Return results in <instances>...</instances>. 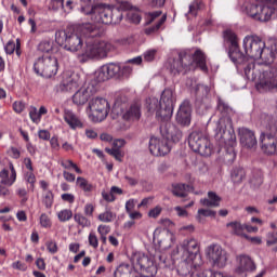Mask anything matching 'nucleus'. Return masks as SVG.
Returning <instances> with one entry per match:
<instances>
[{"mask_svg": "<svg viewBox=\"0 0 277 277\" xmlns=\"http://www.w3.org/2000/svg\"><path fill=\"white\" fill-rule=\"evenodd\" d=\"M74 222L78 225V228H90L92 221L85 214L78 212L74 214Z\"/></svg>", "mask_w": 277, "mask_h": 277, "instance_id": "obj_32", "label": "nucleus"}, {"mask_svg": "<svg viewBox=\"0 0 277 277\" xmlns=\"http://www.w3.org/2000/svg\"><path fill=\"white\" fill-rule=\"evenodd\" d=\"M45 247L50 254H57V252H60V247H57V242H55V240L47 241Z\"/></svg>", "mask_w": 277, "mask_h": 277, "instance_id": "obj_46", "label": "nucleus"}, {"mask_svg": "<svg viewBox=\"0 0 277 277\" xmlns=\"http://www.w3.org/2000/svg\"><path fill=\"white\" fill-rule=\"evenodd\" d=\"M61 199L63 200V202H68L69 205H74L75 195H72L70 193H65V194L61 195Z\"/></svg>", "mask_w": 277, "mask_h": 277, "instance_id": "obj_61", "label": "nucleus"}, {"mask_svg": "<svg viewBox=\"0 0 277 277\" xmlns=\"http://www.w3.org/2000/svg\"><path fill=\"white\" fill-rule=\"evenodd\" d=\"M63 118L66 124H68L69 129H71V131H77V129H83V121H81L79 116H77V114H75L72 110L65 109Z\"/></svg>", "mask_w": 277, "mask_h": 277, "instance_id": "obj_24", "label": "nucleus"}, {"mask_svg": "<svg viewBox=\"0 0 277 277\" xmlns=\"http://www.w3.org/2000/svg\"><path fill=\"white\" fill-rule=\"evenodd\" d=\"M55 196L53 195V190H47L43 195L42 202L45 209H51L53 207Z\"/></svg>", "mask_w": 277, "mask_h": 277, "instance_id": "obj_38", "label": "nucleus"}, {"mask_svg": "<svg viewBox=\"0 0 277 277\" xmlns=\"http://www.w3.org/2000/svg\"><path fill=\"white\" fill-rule=\"evenodd\" d=\"M181 261L176 266L179 276L190 277L195 274H202V259L200 258V247L198 240L190 238L185 239L181 246Z\"/></svg>", "mask_w": 277, "mask_h": 277, "instance_id": "obj_4", "label": "nucleus"}, {"mask_svg": "<svg viewBox=\"0 0 277 277\" xmlns=\"http://www.w3.org/2000/svg\"><path fill=\"white\" fill-rule=\"evenodd\" d=\"M266 243L267 246H274L277 243V232L268 233Z\"/></svg>", "mask_w": 277, "mask_h": 277, "instance_id": "obj_60", "label": "nucleus"}, {"mask_svg": "<svg viewBox=\"0 0 277 277\" xmlns=\"http://www.w3.org/2000/svg\"><path fill=\"white\" fill-rule=\"evenodd\" d=\"M88 240H89V246H91V248H94V250L98 248V237L96 236V233L91 232L89 234Z\"/></svg>", "mask_w": 277, "mask_h": 277, "instance_id": "obj_48", "label": "nucleus"}, {"mask_svg": "<svg viewBox=\"0 0 277 277\" xmlns=\"http://www.w3.org/2000/svg\"><path fill=\"white\" fill-rule=\"evenodd\" d=\"M76 186L78 189H81L84 194H92L94 192V184L90 183L88 179L83 176H78L76 179Z\"/></svg>", "mask_w": 277, "mask_h": 277, "instance_id": "obj_30", "label": "nucleus"}, {"mask_svg": "<svg viewBox=\"0 0 277 277\" xmlns=\"http://www.w3.org/2000/svg\"><path fill=\"white\" fill-rule=\"evenodd\" d=\"M63 177L65 179V181H67V183H75V181H77L75 173H70L66 170L63 171Z\"/></svg>", "mask_w": 277, "mask_h": 277, "instance_id": "obj_63", "label": "nucleus"}, {"mask_svg": "<svg viewBox=\"0 0 277 277\" xmlns=\"http://www.w3.org/2000/svg\"><path fill=\"white\" fill-rule=\"evenodd\" d=\"M132 262V276L134 277H155L157 276V266H155V262L153 260L142 253L135 252L131 258Z\"/></svg>", "mask_w": 277, "mask_h": 277, "instance_id": "obj_9", "label": "nucleus"}, {"mask_svg": "<svg viewBox=\"0 0 277 277\" xmlns=\"http://www.w3.org/2000/svg\"><path fill=\"white\" fill-rule=\"evenodd\" d=\"M95 209L96 208L92 203H85L84 209H83L84 215L87 217H94Z\"/></svg>", "mask_w": 277, "mask_h": 277, "instance_id": "obj_52", "label": "nucleus"}, {"mask_svg": "<svg viewBox=\"0 0 277 277\" xmlns=\"http://www.w3.org/2000/svg\"><path fill=\"white\" fill-rule=\"evenodd\" d=\"M238 135L240 137V144L243 148H254L258 144L256 135L254 131L248 128L238 129Z\"/></svg>", "mask_w": 277, "mask_h": 277, "instance_id": "obj_21", "label": "nucleus"}, {"mask_svg": "<svg viewBox=\"0 0 277 277\" xmlns=\"http://www.w3.org/2000/svg\"><path fill=\"white\" fill-rule=\"evenodd\" d=\"M174 91L172 89H164L161 93L160 101L157 97H148L146 100V109L148 114H155L159 122H164L160 126V133L162 137L153 136L149 140V151L154 157H166L171 150L170 140L172 142H181L183 132L176 126L168 122L174 114Z\"/></svg>", "mask_w": 277, "mask_h": 277, "instance_id": "obj_2", "label": "nucleus"}, {"mask_svg": "<svg viewBox=\"0 0 277 277\" xmlns=\"http://www.w3.org/2000/svg\"><path fill=\"white\" fill-rule=\"evenodd\" d=\"M175 120L177 124H181L182 127H189V124H192V104L189 103V100H185L180 105Z\"/></svg>", "mask_w": 277, "mask_h": 277, "instance_id": "obj_18", "label": "nucleus"}, {"mask_svg": "<svg viewBox=\"0 0 277 277\" xmlns=\"http://www.w3.org/2000/svg\"><path fill=\"white\" fill-rule=\"evenodd\" d=\"M260 124L264 132L260 135L261 150L269 157L277 155V120L272 115L262 113Z\"/></svg>", "mask_w": 277, "mask_h": 277, "instance_id": "obj_6", "label": "nucleus"}, {"mask_svg": "<svg viewBox=\"0 0 277 277\" xmlns=\"http://www.w3.org/2000/svg\"><path fill=\"white\" fill-rule=\"evenodd\" d=\"M202 215L203 217H215V211L209 209H199L198 210V217Z\"/></svg>", "mask_w": 277, "mask_h": 277, "instance_id": "obj_56", "label": "nucleus"}, {"mask_svg": "<svg viewBox=\"0 0 277 277\" xmlns=\"http://www.w3.org/2000/svg\"><path fill=\"white\" fill-rule=\"evenodd\" d=\"M57 219L60 220V222H69V220H72V210H61L57 213Z\"/></svg>", "mask_w": 277, "mask_h": 277, "instance_id": "obj_44", "label": "nucleus"}, {"mask_svg": "<svg viewBox=\"0 0 277 277\" xmlns=\"http://www.w3.org/2000/svg\"><path fill=\"white\" fill-rule=\"evenodd\" d=\"M4 51H5L6 55H12L14 53V51H16V43L12 40L6 42V44L4 47Z\"/></svg>", "mask_w": 277, "mask_h": 277, "instance_id": "obj_54", "label": "nucleus"}, {"mask_svg": "<svg viewBox=\"0 0 277 277\" xmlns=\"http://www.w3.org/2000/svg\"><path fill=\"white\" fill-rule=\"evenodd\" d=\"M88 114L92 122H103L109 116V102L103 97H93L89 102Z\"/></svg>", "mask_w": 277, "mask_h": 277, "instance_id": "obj_13", "label": "nucleus"}, {"mask_svg": "<svg viewBox=\"0 0 277 277\" xmlns=\"http://www.w3.org/2000/svg\"><path fill=\"white\" fill-rule=\"evenodd\" d=\"M239 266L236 268L237 274H243V272H254L256 264L252 261V258L246 254L238 256Z\"/></svg>", "mask_w": 277, "mask_h": 277, "instance_id": "obj_27", "label": "nucleus"}, {"mask_svg": "<svg viewBox=\"0 0 277 277\" xmlns=\"http://www.w3.org/2000/svg\"><path fill=\"white\" fill-rule=\"evenodd\" d=\"M97 233L100 236H107L111 233V227L109 225H98Z\"/></svg>", "mask_w": 277, "mask_h": 277, "instance_id": "obj_55", "label": "nucleus"}, {"mask_svg": "<svg viewBox=\"0 0 277 277\" xmlns=\"http://www.w3.org/2000/svg\"><path fill=\"white\" fill-rule=\"evenodd\" d=\"M105 153L110 155V157H114L116 161H122V158L124 157V155H122L121 149H116L114 147L113 148L106 147Z\"/></svg>", "mask_w": 277, "mask_h": 277, "instance_id": "obj_43", "label": "nucleus"}, {"mask_svg": "<svg viewBox=\"0 0 277 277\" xmlns=\"http://www.w3.org/2000/svg\"><path fill=\"white\" fill-rule=\"evenodd\" d=\"M131 9L127 10V18L130 23H133V25H140L142 23V14H140V10L133 4H131Z\"/></svg>", "mask_w": 277, "mask_h": 277, "instance_id": "obj_33", "label": "nucleus"}, {"mask_svg": "<svg viewBox=\"0 0 277 277\" xmlns=\"http://www.w3.org/2000/svg\"><path fill=\"white\" fill-rule=\"evenodd\" d=\"M82 12L90 16L93 23H101L102 25H111V6L107 4H95L89 11L82 6Z\"/></svg>", "mask_w": 277, "mask_h": 277, "instance_id": "obj_15", "label": "nucleus"}, {"mask_svg": "<svg viewBox=\"0 0 277 277\" xmlns=\"http://www.w3.org/2000/svg\"><path fill=\"white\" fill-rule=\"evenodd\" d=\"M123 120L127 122H137L142 118V106L137 103L132 104L123 114Z\"/></svg>", "mask_w": 277, "mask_h": 277, "instance_id": "obj_26", "label": "nucleus"}, {"mask_svg": "<svg viewBox=\"0 0 277 277\" xmlns=\"http://www.w3.org/2000/svg\"><path fill=\"white\" fill-rule=\"evenodd\" d=\"M132 272H133V271H131V265H129V264H121V265H119L118 268L115 271L114 276H115V277H127V276H129V274H130V276L134 277V275L131 274Z\"/></svg>", "mask_w": 277, "mask_h": 277, "instance_id": "obj_37", "label": "nucleus"}, {"mask_svg": "<svg viewBox=\"0 0 277 277\" xmlns=\"http://www.w3.org/2000/svg\"><path fill=\"white\" fill-rule=\"evenodd\" d=\"M131 72H133V67L130 65H120L119 77H131Z\"/></svg>", "mask_w": 277, "mask_h": 277, "instance_id": "obj_50", "label": "nucleus"}, {"mask_svg": "<svg viewBox=\"0 0 277 277\" xmlns=\"http://www.w3.org/2000/svg\"><path fill=\"white\" fill-rule=\"evenodd\" d=\"M206 256L209 263L212 264V267L222 269V267H226V263H228V252L217 243H212L207 247Z\"/></svg>", "mask_w": 277, "mask_h": 277, "instance_id": "obj_16", "label": "nucleus"}, {"mask_svg": "<svg viewBox=\"0 0 277 277\" xmlns=\"http://www.w3.org/2000/svg\"><path fill=\"white\" fill-rule=\"evenodd\" d=\"M217 110L223 115L226 116L230 111V107L224 101L219 100L217 102Z\"/></svg>", "mask_w": 277, "mask_h": 277, "instance_id": "obj_49", "label": "nucleus"}, {"mask_svg": "<svg viewBox=\"0 0 277 277\" xmlns=\"http://www.w3.org/2000/svg\"><path fill=\"white\" fill-rule=\"evenodd\" d=\"M277 0H254L246 5L248 16L260 23H267L276 12Z\"/></svg>", "mask_w": 277, "mask_h": 277, "instance_id": "obj_8", "label": "nucleus"}, {"mask_svg": "<svg viewBox=\"0 0 277 277\" xmlns=\"http://www.w3.org/2000/svg\"><path fill=\"white\" fill-rule=\"evenodd\" d=\"M50 8L54 11L64 10V0H51Z\"/></svg>", "mask_w": 277, "mask_h": 277, "instance_id": "obj_53", "label": "nucleus"}, {"mask_svg": "<svg viewBox=\"0 0 277 277\" xmlns=\"http://www.w3.org/2000/svg\"><path fill=\"white\" fill-rule=\"evenodd\" d=\"M215 140L220 143V146H228V153L225 155L232 163L237 159L235 153V146L237 144V135L233 128V119L230 117L221 118L216 124Z\"/></svg>", "mask_w": 277, "mask_h": 277, "instance_id": "obj_7", "label": "nucleus"}, {"mask_svg": "<svg viewBox=\"0 0 277 277\" xmlns=\"http://www.w3.org/2000/svg\"><path fill=\"white\" fill-rule=\"evenodd\" d=\"M220 202H222V197L215 192H208V198L200 200L203 207H220Z\"/></svg>", "mask_w": 277, "mask_h": 277, "instance_id": "obj_29", "label": "nucleus"}, {"mask_svg": "<svg viewBox=\"0 0 277 277\" xmlns=\"http://www.w3.org/2000/svg\"><path fill=\"white\" fill-rule=\"evenodd\" d=\"M246 179V170L243 168L238 167L234 168L232 171V181L233 183L239 184Z\"/></svg>", "mask_w": 277, "mask_h": 277, "instance_id": "obj_36", "label": "nucleus"}, {"mask_svg": "<svg viewBox=\"0 0 277 277\" xmlns=\"http://www.w3.org/2000/svg\"><path fill=\"white\" fill-rule=\"evenodd\" d=\"M226 228L230 229L232 235H237V237H245V239H249L248 235L245 233V224H241L239 221L227 223Z\"/></svg>", "mask_w": 277, "mask_h": 277, "instance_id": "obj_28", "label": "nucleus"}, {"mask_svg": "<svg viewBox=\"0 0 277 277\" xmlns=\"http://www.w3.org/2000/svg\"><path fill=\"white\" fill-rule=\"evenodd\" d=\"M96 92H98V88L94 84H88L87 87L79 89L72 95L74 105H85V103H88Z\"/></svg>", "mask_w": 277, "mask_h": 277, "instance_id": "obj_17", "label": "nucleus"}, {"mask_svg": "<svg viewBox=\"0 0 277 277\" xmlns=\"http://www.w3.org/2000/svg\"><path fill=\"white\" fill-rule=\"evenodd\" d=\"M102 198L106 202H116V196L113 195L111 190L110 192H102Z\"/></svg>", "mask_w": 277, "mask_h": 277, "instance_id": "obj_58", "label": "nucleus"}, {"mask_svg": "<svg viewBox=\"0 0 277 277\" xmlns=\"http://www.w3.org/2000/svg\"><path fill=\"white\" fill-rule=\"evenodd\" d=\"M81 85V77L79 74L72 72L69 76H64L60 85L62 92H75Z\"/></svg>", "mask_w": 277, "mask_h": 277, "instance_id": "obj_19", "label": "nucleus"}, {"mask_svg": "<svg viewBox=\"0 0 277 277\" xmlns=\"http://www.w3.org/2000/svg\"><path fill=\"white\" fill-rule=\"evenodd\" d=\"M24 179L26 183H28L30 192H34L36 189V181H37L36 174H34V171H27L24 174Z\"/></svg>", "mask_w": 277, "mask_h": 277, "instance_id": "obj_39", "label": "nucleus"}, {"mask_svg": "<svg viewBox=\"0 0 277 277\" xmlns=\"http://www.w3.org/2000/svg\"><path fill=\"white\" fill-rule=\"evenodd\" d=\"M6 155H9L11 159H21V149H18V147L11 146L8 148Z\"/></svg>", "mask_w": 277, "mask_h": 277, "instance_id": "obj_47", "label": "nucleus"}, {"mask_svg": "<svg viewBox=\"0 0 277 277\" xmlns=\"http://www.w3.org/2000/svg\"><path fill=\"white\" fill-rule=\"evenodd\" d=\"M13 111H15V114H23V111H25V103L21 101L14 102Z\"/></svg>", "mask_w": 277, "mask_h": 277, "instance_id": "obj_57", "label": "nucleus"}, {"mask_svg": "<svg viewBox=\"0 0 277 277\" xmlns=\"http://www.w3.org/2000/svg\"><path fill=\"white\" fill-rule=\"evenodd\" d=\"M243 49L247 57L251 60H262L264 64L249 63L245 68L247 79L258 81L255 88L258 92H269L277 88V67H272V51L265 47L258 36H247L243 39Z\"/></svg>", "mask_w": 277, "mask_h": 277, "instance_id": "obj_3", "label": "nucleus"}, {"mask_svg": "<svg viewBox=\"0 0 277 277\" xmlns=\"http://www.w3.org/2000/svg\"><path fill=\"white\" fill-rule=\"evenodd\" d=\"M157 55V50H148L144 53V60L145 62H154L155 57Z\"/></svg>", "mask_w": 277, "mask_h": 277, "instance_id": "obj_59", "label": "nucleus"}, {"mask_svg": "<svg viewBox=\"0 0 277 277\" xmlns=\"http://www.w3.org/2000/svg\"><path fill=\"white\" fill-rule=\"evenodd\" d=\"M188 145L194 153H198L201 157H210L211 153H213V146H211L209 137L200 132L190 133L188 137Z\"/></svg>", "mask_w": 277, "mask_h": 277, "instance_id": "obj_14", "label": "nucleus"}, {"mask_svg": "<svg viewBox=\"0 0 277 277\" xmlns=\"http://www.w3.org/2000/svg\"><path fill=\"white\" fill-rule=\"evenodd\" d=\"M38 135L39 140H44V142H49V140H51V132H49V130H40Z\"/></svg>", "mask_w": 277, "mask_h": 277, "instance_id": "obj_64", "label": "nucleus"}, {"mask_svg": "<svg viewBox=\"0 0 277 277\" xmlns=\"http://www.w3.org/2000/svg\"><path fill=\"white\" fill-rule=\"evenodd\" d=\"M189 187V185L183 183L172 184V194L176 196V198H187Z\"/></svg>", "mask_w": 277, "mask_h": 277, "instance_id": "obj_31", "label": "nucleus"}, {"mask_svg": "<svg viewBox=\"0 0 277 277\" xmlns=\"http://www.w3.org/2000/svg\"><path fill=\"white\" fill-rule=\"evenodd\" d=\"M29 118L30 120H32V122H40V114L38 113V109L37 108H32L30 111H29Z\"/></svg>", "mask_w": 277, "mask_h": 277, "instance_id": "obj_62", "label": "nucleus"}, {"mask_svg": "<svg viewBox=\"0 0 277 277\" xmlns=\"http://www.w3.org/2000/svg\"><path fill=\"white\" fill-rule=\"evenodd\" d=\"M113 77H120V63H108L101 67L98 72L101 81H107Z\"/></svg>", "mask_w": 277, "mask_h": 277, "instance_id": "obj_20", "label": "nucleus"}, {"mask_svg": "<svg viewBox=\"0 0 277 277\" xmlns=\"http://www.w3.org/2000/svg\"><path fill=\"white\" fill-rule=\"evenodd\" d=\"M195 92L197 96V105H200V107H205V109H208L209 104L211 103V98H209V87L205 84H197Z\"/></svg>", "mask_w": 277, "mask_h": 277, "instance_id": "obj_23", "label": "nucleus"}, {"mask_svg": "<svg viewBox=\"0 0 277 277\" xmlns=\"http://www.w3.org/2000/svg\"><path fill=\"white\" fill-rule=\"evenodd\" d=\"M38 51H40L41 53H51V51H53V41L42 40L38 44Z\"/></svg>", "mask_w": 277, "mask_h": 277, "instance_id": "obj_40", "label": "nucleus"}, {"mask_svg": "<svg viewBox=\"0 0 277 277\" xmlns=\"http://www.w3.org/2000/svg\"><path fill=\"white\" fill-rule=\"evenodd\" d=\"M198 10H202V3L201 2H193L189 5V14L193 16H197Z\"/></svg>", "mask_w": 277, "mask_h": 277, "instance_id": "obj_51", "label": "nucleus"}, {"mask_svg": "<svg viewBox=\"0 0 277 277\" xmlns=\"http://www.w3.org/2000/svg\"><path fill=\"white\" fill-rule=\"evenodd\" d=\"M39 224L41 228H51L53 226V222L51 217L47 213H42L39 217Z\"/></svg>", "mask_w": 277, "mask_h": 277, "instance_id": "obj_45", "label": "nucleus"}, {"mask_svg": "<svg viewBox=\"0 0 277 277\" xmlns=\"http://www.w3.org/2000/svg\"><path fill=\"white\" fill-rule=\"evenodd\" d=\"M192 277H228L224 273L215 272L211 269L201 271V274H194Z\"/></svg>", "mask_w": 277, "mask_h": 277, "instance_id": "obj_42", "label": "nucleus"}, {"mask_svg": "<svg viewBox=\"0 0 277 277\" xmlns=\"http://www.w3.org/2000/svg\"><path fill=\"white\" fill-rule=\"evenodd\" d=\"M131 2L120 1L116 8H111L110 25H118L122 22V12L131 10Z\"/></svg>", "mask_w": 277, "mask_h": 277, "instance_id": "obj_22", "label": "nucleus"}, {"mask_svg": "<svg viewBox=\"0 0 277 277\" xmlns=\"http://www.w3.org/2000/svg\"><path fill=\"white\" fill-rule=\"evenodd\" d=\"M194 64H196L201 72H209L207 54H205L202 50H196L193 55L187 52H180L177 58H173L172 62L169 63V70L171 75L174 76L187 75Z\"/></svg>", "mask_w": 277, "mask_h": 277, "instance_id": "obj_5", "label": "nucleus"}, {"mask_svg": "<svg viewBox=\"0 0 277 277\" xmlns=\"http://www.w3.org/2000/svg\"><path fill=\"white\" fill-rule=\"evenodd\" d=\"M0 179H1V184L6 185L8 187H12V185L16 183V169L14 168V163L9 162V170L3 169L0 172Z\"/></svg>", "mask_w": 277, "mask_h": 277, "instance_id": "obj_25", "label": "nucleus"}, {"mask_svg": "<svg viewBox=\"0 0 277 277\" xmlns=\"http://www.w3.org/2000/svg\"><path fill=\"white\" fill-rule=\"evenodd\" d=\"M224 42L228 45V57L234 64H245L248 62L247 54H243L239 50V41L237 39V34L232 29H226L223 31Z\"/></svg>", "mask_w": 277, "mask_h": 277, "instance_id": "obj_11", "label": "nucleus"}, {"mask_svg": "<svg viewBox=\"0 0 277 277\" xmlns=\"http://www.w3.org/2000/svg\"><path fill=\"white\" fill-rule=\"evenodd\" d=\"M80 32L75 34L68 30H57L55 32V41L60 47H64L70 53H78L77 60L80 64H85L90 60L98 57H107V53L111 51V43L101 40L104 31L92 23L82 24ZM83 42L85 47L83 48Z\"/></svg>", "mask_w": 277, "mask_h": 277, "instance_id": "obj_1", "label": "nucleus"}, {"mask_svg": "<svg viewBox=\"0 0 277 277\" xmlns=\"http://www.w3.org/2000/svg\"><path fill=\"white\" fill-rule=\"evenodd\" d=\"M145 36H155V34H159L160 29H164L163 25L168 21V15L163 14L161 11H149L144 14Z\"/></svg>", "mask_w": 277, "mask_h": 277, "instance_id": "obj_12", "label": "nucleus"}, {"mask_svg": "<svg viewBox=\"0 0 277 277\" xmlns=\"http://www.w3.org/2000/svg\"><path fill=\"white\" fill-rule=\"evenodd\" d=\"M60 70V63L57 57L51 55L39 56L34 63V71L39 77H44L45 79H51L55 77Z\"/></svg>", "mask_w": 277, "mask_h": 277, "instance_id": "obj_10", "label": "nucleus"}, {"mask_svg": "<svg viewBox=\"0 0 277 277\" xmlns=\"http://www.w3.org/2000/svg\"><path fill=\"white\" fill-rule=\"evenodd\" d=\"M15 196L19 199L21 207H26L29 202V189L25 187H17L15 189Z\"/></svg>", "mask_w": 277, "mask_h": 277, "instance_id": "obj_34", "label": "nucleus"}, {"mask_svg": "<svg viewBox=\"0 0 277 277\" xmlns=\"http://www.w3.org/2000/svg\"><path fill=\"white\" fill-rule=\"evenodd\" d=\"M60 164L62 166V168H64V170H75L76 174H83V170H81V168H79L77 163H75L70 159H61Z\"/></svg>", "mask_w": 277, "mask_h": 277, "instance_id": "obj_35", "label": "nucleus"}, {"mask_svg": "<svg viewBox=\"0 0 277 277\" xmlns=\"http://www.w3.org/2000/svg\"><path fill=\"white\" fill-rule=\"evenodd\" d=\"M114 217H116L114 212H111V210H107L103 213H100L97 220L100 222H104L105 224H109V222H114Z\"/></svg>", "mask_w": 277, "mask_h": 277, "instance_id": "obj_41", "label": "nucleus"}]
</instances>
